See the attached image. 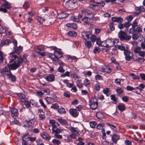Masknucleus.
Returning a JSON list of instances; mask_svg holds the SVG:
<instances>
[{"label":"nucleus","instance_id":"43","mask_svg":"<svg viewBox=\"0 0 145 145\" xmlns=\"http://www.w3.org/2000/svg\"><path fill=\"white\" fill-rule=\"evenodd\" d=\"M100 51V49L98 47H95L93 50V52L95 54L98 53Z\"/></svg>","mask_w":145,"mask_h":145},{"label":"nucleus","instance_id":"41","mask_svg":"<svg viewBox=\"0 0 145 145\" xmlns=\"http://www.w3.org/2000/svg\"><path fill=\"white\" fill-rule=\"evenodd\" d=\"M19 96L22 102H23L25 100V96L24 94H20Z\"/></svg>","mask_w":145,"mask_h":145},{"label":"nucleus","instance_id":"56","mask_svg":"<svg viewBox=\"0 0 145 145\" xmlns=\"http://www.w3.org/2000/svg\"><path fill=\"white\" fill-rule=\"evenodd\" d=\"M54 137L57 138L61 139L62 138V136L61 135L59 134H54Z\"/></svg>","mask_w":145,"mask_h":145},{"label":"nucleus","instance_id":"11","mask_svg":"<svg viewBox=\"0 0 145 145\" xmlns=\"http://www.w3.org/2000/svg\"><path fill=\"white\" fill-rule=\"evenodd\" d=\"M70 114L73 117H76L78 114V112L76 109H71L69 110Z\"/></svg>","mask_w":145,"mask_h":145},{"label":"nucleus","instance_id":"15","mask_svg":"<svg viewBox=\"0 0 145 145\" xmlns=\"http://www.w3.org/2000/svg\"><path fill=\"white\" fill-rule=\"evenodd\" d=\"M120 139V136L117 134H114L112 137V139L114 143H116L117 141Z\"/></svg>","mask_w":145,"mask_h":145},{"label":"nucleus","instance_id":"38","mask_svg":"<svg viewBox=\"0 0 145 145\" xmlns=\"http://www.w3.org/2000/svg\"><path fill=\"white\" fill-rule=\"evenodd\" d=\"M30 7V5L29 3L27 2H25L23 5L24 8L25 9L28 8Z\"/></svg>","mask_w":145,"mask_h":145},{"label":"nucleus","instance_id":"14","mask_svg":"<svg viewBox=\"0 0 145 145\" xmlns=\"http://www.w3.org/2000/svg\"><path fill=\"white\" fill-rule=\"evenodd\" d=\"M55 76L53 74H50L46 77V79L49 82H52L54 81Z\"/></svg>","mask_w":145,"mask_h":145},{"label":"nucleus","instance_id":"22","mask_svg":"<svg viewBox=\"0 0 145 145\" xmlns=\"http://www.w3.org/2000/svg\"><path fill=\"white\" fill-rule=\"evenodd\" d=\"M115 47L120 50L124 51H124H126L127 50H126L125 47L122 45H116L115 46Z\"/></svg>","mask_w":145,"mask_h":145},{"label":"nucleus","instance_id":"10","mask_svg":"<svg viewBox=\"0 0 145 145\" xmlns=\"http://www.w3.org/2000/svg\"><path fill=\"white\" fill-rule=\"evenodd\" d=\"M111 20L113 22H116L120 24L123 21V19L120 17H113L112 18Z\"/></svg>","mask_w":145,"mask_h":145},{"label":"nucleus","instance_id":"24","mask_svg":"<svg viewBox=\"0 0 145 145\" xmlns=\"http://www.w3.org/2000/svg\"><path fill=\"white\" fill-rule=\"evenodd\" d=\"M54 53L55 54H56V53H57L59 55V56H58V57L60 58L62 56V53L56 47H54Z\"/></svg>","mask_w":145,"mask_h":145},{"label":"nucleus","instance_id":"39","mask_svg":"<svg viewBox=\"0 0 145 145\" xmlns=\"http://www.w3.org/2000/svg\"><path fill=\"white\" fill-rule=\"evenodd\" d=\"M109 28L112 31H114L115 29L114 24L113 23H110L109 24Z\"/></svg>","mask_w":145,"mask_h":145},{"label":"nucleus","instance_id":"8","mask_svg":"<svg viewBox=\"0 0 145 145\" xmlns=\"http://www.w3.org/2000/svg\"><path fill=\"white\" fill-rule=\"evenodd\" d=\"M124 53L125 56V59L129 61L131 59L132 57L130 55L131 52L130 51L127 50L126 51H124Z\"/></svg>","mask_w":145,"mask_h":145},{"label":"nucleus","instance_id":"7","mask_svg":"<svg viewBox=\"0 0 145 145\" xmlns=\"http://www.w3.org/2000/svg\"><path fill=\"white\" fill-rule=\"evenodd\" d=\"M82 35L83 38L86 40L89 39L91 34L90 32L83 31L82 33Z\"/></svg>","mask_w":145,"mask_h":145},{"label":"nucleus","instance_id":"54","mask_svg":"<svg viewBox=\"0 0 145 145\" xmlns=\"http://www.w3.org/2000/svg\"><path fill=\"white\" fill-rule=\"evenodd\" d=\"M111 99L112 100L115 102L116 101L117 98L114 95H112L110 96Z\"/></svg>","mask_w":145,"mask_h":145},{"label":"nucleus","instance_id":"64","mask_svg":"<svg viewBox=\"0 0 145 145\" xmlns=\"http://www.w3.org/2000/svg\"><path fill=\"white\" fill-rule=\"evenodd\" d=\"M141 49H142L143 50L145 49V44L144 42H142L140 44Z\"/></svg>","mask_w":145,"mask_h":145},{"label":"nucleus","instance_id":"53","mask_svg":"<svg viewBox=\"0 0 145 145\" xmlns=\"http://www.w3.org/2000/svg\"><path fill=\"white\" fill-rule=\"evenodd\" d=\"M131 37L133 39L136 40L138 38V36L137 34H134L132 35Z\"/></svg>","mask_w":145,"mask_h":145},{"label":"nucleus","instance_id":"31","mask_svg":"<svg viewBox=\"0 0 145 145\" xmlns=\"http://www.w3.org/2000/svg\"><path fill=\"white\" fill-rule=\"evenodd\" d=\"M52 130L53 131V133L54 135V134H59L60 132H61V131H62V130L59 129H52Z\"/></svg>","mask_w":145,"mask_h":145},{"label":"nucleus","instance_id":"20","mask_svg":"<svg viewBox=\"0 0 145 145\" xmlns=\"http://www.w3.org/2000/svg\"><path fill=\"white\" fill-rule=\"evenodd\" d=\"M87 16H88L89 18V20L91 19H93V18L95 14L92 13L91 12L88 11L86 14Z\"/></svg>","mask_w":145,"mask_h":145},{"label":"nucleus","instance_id":"28","mask_svg":"<svg viewBox=\"0 0 145 145\" xmlns=\"http://www.w3.org/2000/svg\"><path fill=\"white\" fill-rule=\"evenodd\" d=\"M26 136H24L22 138V142L21 145H27V143L26 138ZM16 145H21L20 144L17 143Z\"/></svg>","mask_w":145,"mask_h":145},{"label":"nucleus","instance_id":"59","mask_svg":"<svg viewBox=\"0 0 145 145\" xmlns=\"http://www.w3.org/2000/svg\"><path fill=\"white\" fill-rule=\"evenodd\" d=\"M27 138L31 142H33L35 141L36 139V137H28Z\"/></svg>","mask_w":145,"mask_h":145},{"label":"nucleus","instance_id":"47","mask_svg":"<svg viewBox=\"0 0 145 145\" xmlns=\"http://www.w3.org/2000/svg\"><path fill=\"white\" fill-rule=\"evenodd\" d=\"M96 115L97 117L99 119H101L103 118V116L101 112H99L97 113H96Z\"/></svg>","mask_w":145,"mask_h":145},{"label":"nucleus","instance_id":"48","mask_svg":"<svg viewBox=\"0 0 145 145\" xmlns=\"http://www.w3.org/2000/svg\"><path fill=\"white\" fill-rule=\"evenodd\" d=\"M37 19L40 24H42L44 21L46 19H44L41 17H39Z\"/></svg>","mask_w":145,"mask_h":145},{"label":"nucleus","instance_id":"17","mask_svg":"<svg viewBox=\"0 0 145 145\" xmlns=\"http://www.w3.org/2000/svg\"><path fill=\"white\" fill-rule=\"evenodd\" d=\"M11 116L14 117L17 116L18 114V110L15 108H13L11 109Z\"/></svg>","mask_w":145,"mask_h":145},{"label":"nucleus","instance_id":"58","mask_svg":"<svg viewBox=\"0 0 145 145\" xmlns=\"http://www.w3.org/2000/svg\"><path fill=\"white\" fill-rule=\"evenodd\" d=\"M137 61L139 63H142L145 60L143 58H138L137 59Z\"/></svg>","mask_w":145,"mask_h":145},{"label":"nucleus","instance_id":"62","mask_svg":"<svg viewBox=\"0 0 145 145\" xmlns=\"http://www.w3.org/2000/svg\"><path fill=\"white\" fill-rule=\"evenodd\" d=\"M102 41H101V39L99 38H98L96 40V43L98 45L100 46Z\"/></svg>","mask_w":145,"mask_h":145},{"label":"nucleus","instance_id":"33","mask_svg":"<svg viewBox=\"0 0 145 145\" xmlns=\"http://www.w3.org/2000/svg\"><path fill=\"white\" fill-rule=\"evenodd\" d=\"M85 46L88 48H90L92 46L91 42L89 41H86L85 43Z\"/></svg>","mask_w":145,"mask_h":145},{"label":"nucleus","instance_id":"26","mask_svg":"<svg viewBox=\"0 0 145 145\" xmlns=\"http://www.w3.org/2000/svg\"><path fill=\"white\" fill-rule=\"evenodd\" d=\"M102 71L104 72H108L111 71V69L109 67L106 66L102 69Z\"/></svg>","mask_w":145,"mask_h":145},{"label":"nucleus","instance_id":"12","mask_svg":"<svg viewBox=\"0 0 145 145\" xmlns=\"http://www.w3.org/2000/svg\"><path fill=\"white\" fill-rule=\"evenodd\" d=\"M50 123L52 125L53 128L52 129H56L59 126V124L55 121L53 120H50Z\"/></svg>","mask_w":145,"mask_h":145},{"label":"nucleus","instance_id":"50","mask_svg":"<svg viewBox=\"0 0 145 145\" xmlns=\"http://www.w3.org/2000/svg\"><path fill=\"white\" fill-rule=\"evenodd\" d=\"M59 107V106L57 103L53 104L51 106V108L54 109H56Z\"/></svg>","mask_w":145,"mask_h":145},{"label":"nucleus","instance_id":"16","mask_svg":"<svg viewBox=\"0 0 145 145\" xmlns=\"http://www.w3.org/2000/svg\"><path fill=\"white\" fill-rule=\"evenodd\" d=\"M107 48L112 46L114 45V43L112 40L110 39H107L106 40Z\"/></svg>","mask_w":145,"mask_h":145},{"label":"nucleus","instance_id":"63","mask_svg":"<svg viewBox=\"0 0 145 145\" xmlns=\"http://www.w3.org/2000/svg\"><path fill=\"white\" fill-rule=\"evenodd\" d=\"M88 19H89V18L88 17H86L82 19V20L86 24H88Z\"/></svg>","mask_w":145,"mask_h":145},{"label":"nucleus","instance_id":"49","mask_svg":"<svg viewBox=\"0 0 145 145\" xmlns=\"http://www.w3.org/2000/svg\"><path fill=\"white\" fill-rule=\"evenodd\" d=\"M139 86L140 88H139V90L140 92H141L142 90V89L144 88L145 86L143 84H140L139 85Z\"/></svg>","mask_w":145,"mask_h":145},{"label":"nucleus","instance_id":"9","mask_svg":"<svg viewBox=\"0 0 145 145\" xmlns=\"http://www.w3.org/2000/svg\"><path fill=\"white\" fill-rule=\"evenodd\" d=\"M7 75V78L10 80L12 82H14L16 80V78L15 76L13 75L12 73L9 72L7 74H6Z\"/></svg>","mask_w":145,"mask_h":145},{"label":"nucleus","instance_id":"45","mask_svg":"<svg viewBox=\"0 0 145 145\" xmlns=\"http://www.w3.org/2000/svg\"><path fill=\"white\" fill-rule=\"evenodd\" d=\"M5 32L7 35H11L12 34V33L10 30L8 28H5Z\"/></svg>","mask_w":145,"mask_h":145},{"label":"nucleus","instance_id":"5","mask_svg":"<svg viewBox=\"0 0 145 145\" xmlns=\"http://www.w3.org/2000/svg\"><path fill=\"white\" fill-rule=\"evenodd\" d=\"M3 3H2V5L0 8V11L4 13L7 12V9H9L10 7V5L6 1H3Z\"/></svg>","mask_w":145,"mask_h":145},{"label":"nucleus","instance_id":"32","mask_svg":"<svg viewBox=\"0 0 145 145\" xmlns=\"http://www.w3.org/2000/svg\"><path fill=\"white\" fill-rule=\"evenodd\" d=\"M67 34L70 36L75 37L77 35L76 32L74 31H69L67 33Z\"/></svg>","mask_w":145,"mask_h":145},{"label":"nucleus","instance_id":"2","mask_svg":"<svg viewBox=\"0 0 145 145\" xmlns=\"http://www.w3.org/2000/svg\"><path fill=\"white\" fill-rule=\"evenodd\" d=\"M119 38L121 41L125 40L128 41L131 39L130 35H127V33L123 31H120L118 33Z\"/></svg>","mask_w":145,"mask_h":145},{"label":"nucleus","instance_id":"52","mask_svg":"<svg viewBox=\"0 0 145 145\" xmlns=\"http://www.w3.org/2000/svg\"><path fill=\"white\" fill-rule=\"evenodd\" d=\"M90 39L91 40V41L94 42L96 39V37L94 35H91L90 36Z\"/></svg>","mask_w":145,"mask_h":145},{"label":"nucleus","instance_id":"27","mask_svg":"<svg viewBox=\"0 0 145 145\" xmlns=\"http://www.w3.org/2000/svg\"><path fill=\"white\" fill-rule=\"evenodd\" d=\"M35 121V118L32 119L27 121V124L29 126H32L34 125Z\"/></svg>","mask_w":145,"mask_h":145},{"label":"nucleus","instance_id":"34","mask_svg":"<svg viewBox=\"0 0 145 145\" xmlns=\"http://www.w3.org/2000/svg\"><path fill=\"white\" fill-rule=\"evenodd\" d=\"M22 47L20 46L17 48L15 51V52L16 53L18 54H19L22 52Z\"/></svg>","mask_w":145,"mask_h":145},{"label":"nucleus","instance_id":"19","mask_svg":"<svg viewBox=\"0 0 145 145\" xmlns=\"http://www.w3.org/2000/svg\"><path fill=\"white\" fill-rule=\"evenodd\" d=\"M41 136L45 140H49L50 138V137L47 133L43 132L41 134Z\"/></svg>","mask_w":145,"mask_h":145},{"label":"nucleus","instance_id":"13","mask_svg":"<svg viewBox=\"0 0 145 145\" xmlns=\"http://www.w3.org/2000/svg\"><path fill=\"white\" fill-rule=\"evenodd\" d=\"M69 15V14L66 13L65 12H62L58 14V17L60 19H62L67 17Z\"/></svg>","mask_w":145,"mask_h":145},{"label":"nucleus","instance_id":"55","mask_svg":"<svg viewBox=\"0 0 145 145\" xmlns=\"http://www.w3.org/2000/svg\"><path fill=\"white\" fill-rule=\"evenodd\" d=\"M103 125V124L101 123H99L97 126V128L98 129H102Z\"/></svg>","mask_w":145,"mask_h":145},{"label":"nucleus","instance_id":"30","mask_svg":"<svg viewBox=\"0 0 145 145\" xmlns=\"http://www.w3.org/2000/svg\"><path fill=\"white\" fill-rule=\"evenodd\" d=\"M58 120L60 123L62 124L65 125L67 124V122L65 120L62 119L61 118H59L58 119Z\"/></svg>","mask_w":145,"mask_h":145},{"label":"nucleus","instance_id":"1","mask_svg":"<svg viewBox=\"0 0 145 145\" xmlns=\"http://www.w3.org/2000/svg\"><path fill=\"white\" fill-rule=\"evenodd\" d=\"M14 61V62L13 64H10L8 66L9 68L11 69H16L23 61L26 63H28L29 62L27 58H22L21 57H18L17 55L14 54V52L11 53L10 54L9 62Z\"/></svg>","mask_w":145,"mask_h":145},{"label":"nucleus","instance_id":"40","mask_svg":"<svg viewBox=\"0 0 145 145\" xmlns=\"http://www.w3.org/2000/svg\"><path fill=\"white\" fill-rule=\"evenodd\" d=\"M108 124L114 131H116L117 130V128L115 125L110 124Z\"/></svg>","mask_w":145,"mask_h":145},{"label":"nucleus","instance_id":"25","mask_svg":"<svg viewBox=\"0 0 145 145\" xmlns=\"http://www.w3.org/2000/svg\"><path fill=\"white\" fill-rule=\"evenodd\" d=\"M10 43V41L9 39L4 40L2 41L1 44L2 45H8Z\"/></svg>","mask_w":145,"mask_h":145},{"label":"nucleus","instance_id":"46","mask_svg":"<svg viewBox=\"0 0 145 145\" xmlns=\"http://www.w3.org/2000/svg\"><path fill=\"white\" fill-rule=\"evenodd\" d=\"M71 20L74 22H78L79 21V18H76L74 16H72Z\"/></svg>","mask_w":145,"mask_h":145},{"label":"nucleus","instance_id":"29","mask_svg":"<svg viewBox=\"0 0 145 145\" xmlns=\"http://www.w3.org/2000/svg\"><path fill=\"white\" fill-rule=\"evenodd\" d=\"M46 99L48 104L52 103L54 101V99L50 97H46Z\"/></svg>","mask_w":145,"mask_h":145},{"label":"nucleus","instance_id":"36","mask_svg":"<svg viewBox=\"0 0 145 145\" xmlns=\"http://www.w3.org/2000/svg\"><path fill=\"white\" fill-rule=\"evenodd\" d=\"M43 95H47L50 94V91L48 88H46L43 91Z\"/></svg>","mask_w":145,"mask_h":145},{"label":"nucleus","instance_id":"61","mask_svg":"<svg viewBox=\"0 0 145 145\" xmlns=\"http://www.w3.org/2000/svg\"><path fill=\"white\" fill-rule=\"evenodd\" d=\"M109 91V89L107 88H106L105 89H104L103 90V93L106 95L108 96L107 93H108Z\"/></svg>","mask_w":145,"mask_h":145},{"label":"nucleus","instance_id":"23","mask_svg":"<svg viewBox=\"0 0 145 145\" xmlns=\"http://www.w3.org/2000/svg\"><path fill=\"white\" fill-rule=\"evenodd\" d=\"M117 107L118 109L121 111H122L125 110V105L122 103H120Z\"/></svg>","mask_w":145,"mask_h":145},{"label":"nucleus","instance_id":"4","mask_svg":"<svg viewBox=\"0 0 145 145\" xmlns=\"http://www.w3.org/2000/svg\"><path fill=\"white\" fill-rule=\"evenodd\" d=\"M89 105L93 110L96 109L98 106V102L97 99L95 97H92L89 101Z\"/></svg>","mask_w":145,"mask_h":145},{"label":"nucleus","instance_id":"3","mask_svg":"<svg viewBox=\"0 0 145 145\" xmlns=\"http://www.w3.org/2000/svg\"><path fill=\"white\" fill-rule=\"evenodd\" d=\"M68 129L72 133L69 135V136L71 138L75 139L76 136L79 135V133L80 131L77 127H74L71 126L68 128Z\"/></svg>","mask_w":145,"mask_h":145},{"label":"nucleus","instance_id":"51","mask_svg":"<svg viewBox=\"0 0 145 145\" xmlns=\"http://www.w3.org/2000/svg\"><path fill=\"white\" fill-rule=\"evenodd\" d=\"M39 102L41 105L42 106V107H44V108H46V106L45 104H44L42 100L41 99H40L39 100Z\"/></svg>","mask_w":145,"mask_h":145},{"label":"nucleus","instance_id":"6","mask_svg":"<svg viewBox=\"0 0 145 145\" xmlns=\"http://www.w3.org/2000/svg\"><path fill=\"white\" fill-rule=\"evenodd\" d=\"M134 50L135 53H138L140 56L143 57L145 55V51H141V48L139 46L136 48L134 49Z\"/></svg>","mask_w":145,"mask_h":145},{"label":"nucleus","instance_id":"18","mask_svg":"<svg viewBox=\"0 0 145 145\" xmlns=\"http://www.w3.org/2000/svg\"><path fill=\"white\" fill-rule=\"evenodd\" d=\"M56 54H53L52 53H50L48 55V57L51 58L53 61H57L58 60L59 57L56 56Z\"/></svg>","mask_w":145,"mask_h":145},{"label":"nucleus","instance_id":"42","mask_svg":"<svg viewBox=\"0 0 145 145\" xmlns=\"http://www.w3.org/2000/svg\"><path fill=\"white\" fill-rule=\"evenodd\" d=\"M58 112L61 114H63L66 112L65 109L63 108L58 109Z\"/></svg>","mask_w":145,"mask_h":145},{"label":"nucleus","instance_id":"44","mask_svg":"<svg viewBox=\"0 0 145 145\" xmlns=\"http://www.w3.org/2000/svg\"><path fill=\"white\" fill-rule=\"evenodd\" d=\"M97 123L95 121H91L90 122L89 124L91 128H94L96 125Z\"/></svg>","mask_w":145,"mask_h":145},{"label":"nucleus","instance_id":"57","mask_svg":"<svg viewBox=\"0 0 145 145\" xmlns=\"http://www.w3.org/2000/svg\"><path fill=\"white\" fill-rule=\"evenodd\" d=\"M116 91L119 94L122 93L123 91V89L120 88H117L116 89Z\"/></svg>","mask_w":145,"mask_h":145},{"label":"nucleus","instance_id":"37","mask_svg":"<svg viewBox=\"0 0 145 145\" xmlns=\"http://www.w3.org/2000/svg\"><path fill=\"white\" fill-rule=\"evenodd\" d=\"M8 69L6 67H5V68L2 69L1 71V73L2 75H3L5 73V74H7L8 72Z\"/></svg>","mask_w":145,"mask_h":145},{"label":"nucleus","instance_id":"60","mask_svg":"<svg viewBox=\"0 0 145 145\" xmlns=\"http://www.w3.org/2000/svg\"><path fill=\"white\" fill-rule=\"evenodd\" d=\"M77 25L74 23H72L71 27L74 29L77 28Z\"/></svg>","mask_w":145,"mask_h":145},{"label":"nucleus","instance_id":"21","mask_svg":"<svg viewBox=\"0 0 145 145\" xmlns=\"http://www.w3.org/2000/svg\"><path fill=\"white\" fill-rule=\"evenodd\" d=\"M59 64L60 66L59 67L58 69V71L61 72H63L65 71V70L63 69V66L64 65V63L63 62L59 63Z\"/></svg>","mask_w":145,"mask_h":145},{"label":"nucleus","instance_id":"35","mask_svg":"<svg viewBox=\"0 0 145 145\" xmlns=\"http://www.w3.org/2000/svg\"><path fill=\"white\" fill-rule=\"evenodd\" d=\"M52 142L53 144L56 145H58L61 143V142L59 140L56 139H53Z\"/></svg>","mask_w":145,"mask_h":145}]
</instances>
